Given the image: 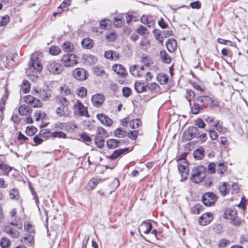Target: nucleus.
<instances>
[{"label": "nucleus", "instance_id": "9", "mask_svg": "<svg viewBox=\"0 0 248 248\" xmlns=\"http://www.w3.org/2000/svg\"><path fill=\"white\" fill-rule=\"evenodd\" d=\"M199 130L197 127L192 126L189 127L184 133V139L185 140H190L193 138H198Z\"/></svg>", "mask_w": 248, "mask_h": 248}, {"label": "nucleus", "instance_id": "47", "mask_svg": "<svg viewBox=\"0 0 248 248\" xmlns=\"http://www.w3.org/2000/svg\"><path fill=\"white\" fill-rule=\"evenodd\" d=\"M141 124V122L139 119L132 120L130 122V126L133 129L139 127Z\"/></svg>", "mask_w": 248, "mask_h": 248}, {"label": "nucleus", "instance_id": "2", "mask_svg": "<svg viewBox=\"0 0 248 248\" xmlns=\"http://www.w3.org/2000/svg\"><path fill=\"white\" fill-rule=\"evenodd\" d=\"M41 57V52H34L31 54V62L29 63L28 71L32 73H36L42 70V66L40 60V57Z\"/></svg>", "mask_w": 248, "mask_h": 248}, {"label": "nucleus", "instance_id": "3", "mask_svg": "<svg viewBox=\"0 0 248 248\" xmlns=\"http://www.w3.org/2000/svg\"><path fill=\"white\" fill-rule=\"evenodd\" d=\"M206 168L203 166H199L193 169L190 179L195 184L201 183L206 177Z\"/></svg>", "mask_w": 248, "mask_h": 248}, {"label": "nucleus", "instance_id": "49", "mask_svg": "<svg viewBox=\"0 0 248 248\" xmlns=\"http://www.w3.org/2000/svg\"><path fill=\"white\" fill-rule=\"evenodd\" d=\"M94 74L97 76H101L105 73L104 70L102 67H94L93 69Z\"/></svg>", "mask_w": 248, "mask_h": 248}, {"label": "nucleus", "instance_id": "5", "mask_svg": "<svg viewBox=\"0 0 248 248\" xmlns=\"http://www.w3.org/2000/svg\"><path fill=\"white\" fill-rule=\"evenodd\" d=\"M61 62L65 67L74 66L78 63L77 57L73 54L63 55L61 58Z\"/></svg>", "mask_w": 248, "mask_h": 248}, {"label": "nucleus", "instance_id": "13", "mask_svg": "<svg viewBox=\"0 0 248 248\" xmlns=\"http://www.w3.org/2000/svg\"><path fill=\"white\" fill-rule=\"evenodd\" d=\"M75 78L78 80H84L87 78L86 71L83 68H77L73 73Z\"/></svg>", "mask_w": 248, "mask_h": 248}, {"label": "nucleus", "instance_id": "62", "mask_svg": "<svg viewBox=\"0 0 248 248\" xmlns=\"http://www.w3.org/2000/svg\"><path fill=\"white\" fill-rule=\"evenodd\" d=\"M7 96H3L0 100V110L2 111L4 109V106L7 100Z\"/></svg>", "mask_w": 248, "mask_h": 248}, {"label": "nucleus", "instance_id": "43", "mask_svg": "<svg viewBox=\"0 0 248 248\" xmlns=\"http://www.w3.org/2000/svg\"><path fill=\"white\" fill-rule=\"evenodd\" d=\"M24 229L28 232H34L35 231V227L30 222L24 223Z\"/></svg>", "mask_w": 248, "mask_h": 248}, {"label": "nucleus", "instance_id": "8", "mask_svg": "<svg viewBox=\"0 0 248 248\" xmlns=\"http://www.w3.org/2000/svg\"><path fill=\"white\" fill-rule=\"evenodd\" d=\"M22 228V224L19 220H15L11 221L4 227L5 232H18Z\"/></svg>", "mask_w": 248, "mask_h": 248}, {"label": "nucleus", "instance_id": "36", "mask_svg": "<svg viewBox=\"0 0 248 248\" xmlns=\"http://www.w3.org/2000/svg\"><path fill=\"white\" fill-rule=\"evenodd\" d=\"M104 137L101 136H97L94 139L95 144L100 149L104 147Z\"/></svg>", "mask_w": 248, "mask_h": 248}, {"label": "nucleus", "instance_id": "20", "mask_svg": "<svg viewBox=\"0 0 248 248\" xmlns=\"http://www.w3.org/2000/svg\"><path fill=\"white\" fill-rule=\"evenodd\" d=\"M152 229V225L150 222L143 221L138 228L139 232L147 233Z\"/></svg>", "mask_w": 248, "mask_h": 248}, {"label": "nucleus", "instance_id": "14", "mask_svg": "<svg viewBox=\"0 0 248 248\" xmlns=\"http://www.w3.org/2000/svg\"><path fill=\"white\" fill-rule=\"evenodd\" d=\"M187 166V164L185 162L178 163V170L181 174L182 179H186L187 177L188 171Z\"/></svg>", "mask_w": 248, "mask_h": 248}, {"label": "nucleus", "instance_id": "40", "mask_svg": "<svg viewBox=\"0 0 248 248\" xmlns=\"http://www.w3.org/2000/svg\"><path fill=\"white\" fill-rule=\"evenodd\" d=\"M157 78L158 82L163 85L166 84L169 80L168 76L167 74H159L157 75Z\"/></svg>", "mask_w": 248, "mask_h": 248}, {"label": "nucleus", "instance_id": "44", "mask_svg": "<svg viewBox=\"0 0 248 248\" xmlns=\"http://www.w3.org/2000/svg\"><path fill=\"white\" fill-rule=\"evenodd\" d=\"M195 96V93L193 92V91L189 90V89H186V93L185 94V98L189 101V105L191 106V103L190 100L194 98Z\"/></svg>", "mask_w": 248, "mask_h": 248}, {"label": "nucleus", "instance_id": "23", "mask_svg": "<svg viewBox=\"0 0 248 248\" xmlns=\"http://www.w3.org/2000/svg\"><path fill=\"white\" fill-rule=\"evenodd\" d=\"M166 47L170 52L174 51L177 47V42L174 39H169L166 43Z\"/></svg>", "mask_w": 248, "mask_h": 248}, {"label": "nucleus", "instance_id": "4", "mask_svg": "<svg viewBox=\"0 0 248 248\" xmlns=\"http://www.w3.org/2000/svg\"><path fill=\"white\" fill-rule=\"evenodd\" d=\"M46 69L50 73L55 74H59L62 71L61 64L53 60H50L46 62Z\"/></svg>", "mask_w": 248, "mask_h": 248}, {"label": "nucleus", "instance_id": "27", "mask_svg": "<svg viewBox=\"0 0 248 248\" xmlns=\"http://www.w3.org/2000/svg\"><path fill=\"white\" fill-rule=\"evenodd\" d=\"M227 167L223 162L216 163V171L221 175L225 173L227 170Z\"/></svg>", "mask_w": 248, "mask_h": 248}, {"label": "nucleus", "instance_id": "54", "mask_svg": "<svg viewBox=\"0 0 248 248\" xmlns=\"http://www.w3.org/2000/svg\"><path fill=\"white\" fill-rule=\"evenodd\" d=\"M0 245L3 248H7L10 245V241L5 238H3L0 241Z\"/></svg>", "mask_w": 248, "mask_h": 248}, {"label": "nucleus", "instance_id": "16", "mask_svg": "<svg viewBox=\"0 0 248 248\" xmlns=\"http://www.w3.org/2000/svg\"><path fill=\"white\" fill-rule=\"evenodd\" d=\"M112 70L119 76L125 78L127 71L125 68L121 64H114L112 66Z\"/></svg>", "mask_w": 248, "mask_h": 248}, {"label": "nucleus", "instance_id": "25", "mask_svg": "<svg viewBox=\"0 0 248 248\" xmlns=\"http://www.w3.org/2000/svg\"><path fill=\"white\" fill-rule=\"evenodd\" d=\"M228 183L227 182H223L220 184L218 186V189L220 194L223 196H226L228 193L229 190L228 189Z\"/></svg>", "mask_w": 248, "mask_h": 248}, {"label": "nucleus", "instance_id": "32", "mask_svg": "<svg viewBox=\"0 0 248 248\" xmlns=\"http://www.w3.org/2000/svg\"><path fill=\"white\" fill-rule=\"evenodd\" d=\"M150 43L149 40L145 37H143L140 42V47L142 50H147L149 48Z\"/></svg>", "mask_w": 248, "mask_h": 248}, {"label": "nucleus", "instance_id": "63", "mask_svg": "<svg viewBox=\"0 0 248 248\" xmlns=\"http://www.w3.org/2000/svg\"><path fill=\"white\" fill-rule=\"evenodd\" d=\"M230 243V241L227 239H223L218 242V247L220 248H224Z\"/></svg>", "mask_w": 248, "mask_h": 248}, {"label": "nucleus", "instance_id": "58", "mask_svg": "<svg viewBox=\"0 0 248 248\" xmlns=\"http://www.w3.org/2000/svg\"><path fill=\"white\" fill-rule=\"evenodd\" d=\"M201 205L197 204L193 207L191 209V212L193 214H199L201 212Z\"/></svg>", "mask_w": 248, "mask_h": 248}, {"label": "nucleus", "instance_id": "53", "mask_svg": "<svg viewBox=\"0 0 248 248\" xmlns=\"http://www.w3.org/2000/svg\"><path fill=\"white\" fill-rule=\"evenodd\" d=\"M22 91L24 93H27L30 90V84L27 80H24L22 83Z\"/></svg>", "mask_w": 248, "mask_h": 248}, {"label": "nucleus", "instance_id": "7", "mask_svg": "<svg viewBox=\"0 0 248 248\" xmlns=\"http://www.w3.org/2000/svg\"><path fill=\"white\" fill-rule=\"evenodd\" d=\"M196 101L202 104L203 106L206 105L212 108L217 107L218 105V102L216 100L207 96H199L196 99Z\"/></svg>", "mask_w": 248, "mask_h": 248}, {"label": "nucleus", "instance_id": "28", "mask_svg": "<svg viewBox=\"0 0 248 248\" xmlns=\"http://www.w3.org/2000/svg\"><path fill=\"white\" fill-rule=\"evenodd\" d=\"M135 89L138 93H142L147 91L146 86L142 81H137L135 83Z\"/></svg>", "mask_w": 248, "mask_h": 248}, {"label": "nucleus", "instance_id": "64", "mask_svg": "<svg viewBox=\"0 0 248 248\" xmlns=\"http://www.w3.org/2000/svg\"><path fill=\"white\" fill-rule=\"evenodd\" d=\"M35 98V97H34L31 95H27L25 97L24 100H25V102L27 104L31 105V104L32 103V101H33V100H34Z\"/></svg>", "mask_w": 248, "mask_h": 248}, {"label": "nucleus", "instance_id": "33", "mask_svg": "<svg viewBox=\"0 0 248 248\" xmlns=\"http://www.w3.org/2000/svg\"><path fill=\"white\" fill-rule=\"evenodd\" d=\"M31 108L26 105L21 106L18 109L19 114L21 115H27L31 112Z\"/></svg>", "mask_w": 248, "mask_h": 248}, {"label": "nucleus", "instance_id": "52", "mask_svg": "<svg viewBox=\"0 0 248 248\" xmlns=\"http://www.w3.org/2000/svg\"><path fill=\"white\" fill-rule=\"evenodd\" d=\"M50 131L48 129H42L40 131L39 135L42 136V138H46L49 136H51Z\"/></svg>", "mask_w": 248, "mask_h": 248}, {"label": "nucleus", "instance_id": "41", "mask_svg": "<svg viewBox=\"0 0 248 248\" xmlns=\"http://www.w3.org/2000/svg\"><path fill=\"white\" fill-rule=\"evenodd\" d=\"M99 179L97 178H92L88 183L87 188L89 190H92L97 186L99 182Z\"/></svg>", "mask_w": 248, "mask_h": 248}, {"label": "nucleus", "instance_id": "48", "mask_svg": "<svg viewBox=\"0 0 248 248\" xmlns=\"http://www.w3.org/2000/svg\"><path fill=\"white\" fill-rule=\"evenodd\" d=\"M49 52L53 55H57L61 52V50L59 46H52L49 48Z\"/></svg>", "mask_w": 248, "mask_h": 248}, {"label": "nucleus", "instance_id": "39", "mask_svg": "<svg viewBox=\"0 0 248 248\" xmlns=\"http://www.w3.org/2000/svg\"><path fill=\"white\" fill-rule=\"evenodd\" d=\"M141 22L144 24L147 25L148 26L150 27L153 24V21L151 16H147L143 15L141 17Z\"/></svg>", "mask_w": 248, "mask_h": 248}, {"label": "nucleus", "instance_id": "61", "mask_svg": "<svg viewBox=\"0 0 248 248\" xmlns=\"http://www.w3.org/2000/svg\"><path fill=\"white\" fill-rule=\"evenodd\" d=\"M210 137L213 140H217L218 138L217 132L214 129H211L209 131Z\"/></svg>", "mask_w": 248, "mask_h": 248}, {"label": "nucleus", "instance_id": "46", "mask_svg": "<svg viewBox=\"0 0 248 248\" xmlns=\"http://www.w3.org/2000/svg\"><path fill=\"white\" fill-rule=\"evenodd\" d=\"M51 137L65 139L66 138V135L62 131H55L51 133Z\"/></svg>", "mask_w": 248, "mask_h": 248}, {"label": "nucleus", "instance_id": "37", "mask_svg": "<svg viewBox=\"0 0 248 248\" xmlns=\"http://www.w3.org/2000/svg\"><path fill=\"white\" fill-rule=\"evenodd\" d=\"M62 48L66 52H71L74 49V46L71 42H66L62 45Z\"/></svg>", "mask_w": 248, "mask_h": 248}, {"label": "nucleus", "instance_id": "21", "mask_svg": "<svg viewBox=\"0 0 248 248\" xmlns=\"http://www.w3.org/2000/svg\"><path fill=\"white\" fill-rule=\"evenodd\" d=\"M21 241L28 246H32L34 244V236L29 233H26L21 239Z\"/></svg>", "mask_w": 248, "mask_h": 248}, {"label": "nucleus", "instance_id": "24", "mask_svg": "<svg viewBox=\"0 0 248 248\" xmlns=\"http://www.w3.org/2000/svg\"><path fill=\"white\" fill-rule=\"evenodd\" d=\"M193 103L192 106L191 107V110L193 114H198L201 112L202 111L203 108H202L203 105L201 104L200 103L197 102Z\"/></svg>", "mask_w": 248, "mask_h": 248}, {"label": "nucleus", "instance_id": "45", "mask_svg": "<svg viewBox=\"0 0 248 248\" xmlns=\"http://www.w3.org/2000/svg\"><path fill=\"white\" fill-rule=\"evenodd\" d=\"M114 135L116 137L118 138H124L127 135V132L123 130L122 128H117L114 131Z\"/></svg>", "mask_w": 248, "mask_h": 248}, {"label": "nucleus", "instance_id": "29", "mask_svg": "<svg viewBox=\"0 0 248 248\" xmlns=\"http://www.w3.org/2000/svg\"><path fill=\"white\" fill-rule=\"evenodd\" d=\"M128 149L127 148L115 150L113 154L111 155L108 158L111 159H116L118 157L124 154L125 152L128 151Z\"/></svg>", "mask_w": 248, "mask_h": 248}, {"label": "nucleus", "instance_id": "51", "mask_svg": "<svg viewBox=\"0 0 248 248\" xmlns=\"http://www.w3.org/2000/svg\"><path fill=\"white\" fill-rule=\"evenodd\" d=\"M117 35L115 32L111 31L106 35V39L110 42L114 41Z\"/></svg>", "mask_w": 248, "mask_h": 248}, {"label": "nucleus", "instance_id": "57", "mask_svg": "<svg viewBox=\"0 0 248 248\" xmlns=\"http://www.w3.org/2000/svg\"><path fill=\"white\" fill-rule=\"evenodd\" d=\"M138 134V132L136 130L130 131L129 133H127L128 137L131 140H135Z\"/></svg>", "mask_w": 248, "mask_h": 248}, {"label": "nucleus", "instance_id": "55", "mask_svg": "<svg viewBox=\"0 0 248 248\" xmlns=\"http://www.w3.org/2000/svg\"><path fill=\"white\" fill-rule=\"evenodd\" d=\"M10 20V17L5 15L2 17L0 21V26H5Z\"/></svg>", "mask_w": 248, "mask_h": 248}, {"label": "nucleus", "instance_id": "22", "mask_svg": "<svg viewBox=\"0 0 248 248\" xmlns=\"http://www.w3.org/2000/svg\"><path fill=\"white\" fill-rule=\"evenodd\" d=\"M97 119L101 123L107 126H110L112 124V121L106 115L103 114H98L97 115Z\"/></svg>", "mask_w": 248, "mask_h": 248}, {"label": "nucleus", "instance_id": "17", "mask_svg": "<svg viewBox=\"0 0 248 248\" xmlns=\"http://www.w3.org/2000/svg\"><path fill=\"white\" fill-rule=\"evenodd\" d=\"M104 101V96L102 94H97L93 95L92 97V102L94 106L96 107H100Z\"/></svg>", "mask_w": 248, "mask_h": 248}, {"label": "nucleus", "instance_id": "56", "mask_svg": "<svg viewBox=\"0 0 248 248\" xmlns=\"http://www.w3.org/2000/svg\"><path fill=\"white\" fill-rule=\"evenodd\" d=\"M208 171L211 174L214 173L216 172V163L211 162L208 164Z\"/></svg>", "mask_w": 248, "mask_h": 248}, {"label": "nucleus", "instance_id": "18", "mask_svg": "<svg viewBox=\"0 0 248 248\" xmlns=\"http://www.w3.org/2000/svg\"><path fill=\"white\" fill-rule=\"evenodd\" d=\"M147 91L148 90L155 95L161 93L159 86L155 82H153L146 85Z\"/></svg>", "mask_w": 248, "mask_h": 248}, {"label": "nucleus", "instance_id": "59", "mask_svg": "<svg viewBox=\"0 0 248 248\" xmlns=\"http://www.w3.org/2000/svg\"><path fill=\"white\" fill-rule=\"evenodd\" d=\"M42 105V102L38 99L35 98L31 106L33 108H39L41 107Z\"/></svg>", "mask_w": 248, "mask_h": 248}, {"label": "nucleus", "instance_id": "1", "mask_svg": "<svg viewBox=\"0 0 248 248\" xmlns=\"http://www.w3.org/2000/svg\"><path fill=\"white\" fill-rule=\"evenodd\" d=\"M55 102L58 106L56 109V113L58 116L67 117L70 116V101L68 98L62 96H56L55 98Z\"/></svg>", "mask_w": 248, "mask_h": 248}, {"label": "nucleus", "instance_id": "38", "mask_svg": "<svg viewBox=\"0 0 248 248\" xmlns=\"http://www.w3.org/2000/svg\"><path fill=\"white\" fill-rule=\"evenodd\" d=\"M160 57L162 61L166 63H170L171 59L170 57L167 53L166 51L162 50L160 52Z\"/></svg>", "mask_w": 248, "mask_h": 248}, {"label": "nucleus", "instance_id": "19", "mask_svg": "<svg viewBox=\"0 0 248 248\" xmlns=\"http://www.w3.org/2000/svg\"><path fill=\"white\" fill-rule=\"evenodd\" d=\"M61 94L57 96H62L68 98H72L73 94L72 93L71 89L66 85H63L60 87Z\"/></svg>", "mask_w": 248, "mask_h": 248}, {"label": "nucleus", "instance_id": "35", "mask_svg": "<svg viewBox=\"0 0 248 248\" xmlns=\"http://www.w3.org/2000/svg\"><path fill=\"white\" fill-rule=\"evenodd\" d=\"M12 169V167L6 165L2 161H0V170L3 171L4 175L8 176Z\"/></svg>", "mask_w": 248, "mask_h": 248}, {"label": "nucleus", "instance_id": "10", "mask_svg": "<svg viewBox=\"0 0 248 248\" xmlns=\"http://www.w3.org/2000/svg\"><path fill=\"white\" fill-rule=\"evenodd\" d=\"M224 217L227 219L232 220L236 226L239 225L240 222L237 219V212L235 210L227 209L224 214Z\"/></svg>", "mask_w": 248, "mask_h": 248}, {"label": "nucleus", "instance_id": "30", "mask_svg": "<svg viewBox=\"0 0 248 248\" xmlns=\"http://www.w3.org/2000/svg\"><path fill=\"white\" fill-rule=\"evenodd\" d=\"M129 71L130 73L134 77H140L142 73H140L139 68V66L137 65H134L130 67Z\"/></svg>", "mask_w": 248, "mask_h": 248}, {"label": "nucleus", "instance_id": "60", "mask_svg": "<svg viewBox=\"0 0 248 248\" xmlns=\"http://www.w3.org/2000/svg\"><path fill=\"white\" fill-rule=\"evenodd\" d=\"M195 125L201 128L205 127L206 124L202 119H198L195 121Z\"/></svg>", "mask_w": 248, "mask_h": 248}, {"label": "nucleus", "instance_id": "31", "mask_svg": "<svg viewBox=\"0 0 248 248\" xmlns=\"http://www.w3.org/2000/svg\"><path fill=\"white\" fill-rule=\"evenodd\" d=\"M204 149L203 148H200L199 149L196 150L193 152V156L195 158L198 160H201L204 157Z\"/></svg>", "mask_w": 248, "mask_h": 248}, {"label": "nucleus", "instance_id": "15", "mask_svg": "<svg viewBox=\"0 0 248 248\" xmlns=\"http://www.w3.org/2000/svg\"><path fill=\"white\" fill-rule=\"evenodd\" d=\"M36 93L38 94L39 97L43 101L49 100L51 96V92L48 89H40L39 90H35Z\"/></svg>", "mask_w": 248, "mask_h": 248}, {"label": "nucleus", "instance_id": "26", "mask_svg": "<svg viewBox=\"0 0 248 248\" xmlns=\"http://www.w3.org/2000/svg\"><path fill=\"white\" fill-rule=\"evenodd\" d=\"M121 140L113 139H109L107 140V146L109 149H114L119 146Z\"/></svg>", "mask_w": 248, "mask_h": 248}, {"label": "nucleus", "instance_id": "12", "mask_svg": "<svg viewBox=\"0 0 248 248\" xmlns=\"http://www.w3.org/2000/svg\"><path fill=\"white\" fill-rule=\"evenodd\" d=\"M213 215L211 213H206L202 215L199 218V223L200 225L205 226L209 224L213 219Z\"/></svg>", "mask_w": 248, "mask_h": 248}, {"label": "nucleus", "instance_id": "42", "mask_svg": "<svg viewBox=\"0 0 248 248\" xmlns=\"http://www.w3.org/2000/svg\"><path fill=\"white\" fill-rule=\"evenodd\" d=\"M10 198L11 200H18L19 198V194L18 190L13 188L9 191Z\"/></svg>", "mask_w": 248, "mask_h": 248}, {"label": "nucleus", "instance_id": "6", "mask_svg": "<svg viewBox=\"0 0 248 248\" xmlns=\"http://www.w3.org/2000/svg\"><path fill=\"white\" fill-rule=\"evenodd\" d=\"M217 197L213 192L204 193L202 196V202L206 206H213L216 202Z\"/></svg>", "mask_w": 248, "mask_h": 248}, {"label": "nucleus", "instance_id": "11", "mask_svg": "<svg viewBox=\"0 0 248 248\" xmlns=\"http://www.w3.org/2000/svg\"><path fill=\"white\" fill-rule=\"evenodd\" d=\"M74 109L78 112L80 116L89 117L87 108L84 106L80 101H77L74 106Z\"/></svg>", "mask_w": 248, "mask_h": 248}, {"label": "nucleus", "instance_id": "34", "mask_svg": "<svg viewBox=\"0 0 248 248\" xmlns=\"http://www.w3.org/2000/svg\"><path fill=\"white\" fill-rule=\"evenodd\" d=\"M81 44L84 48L90 49L93 46V41L89 38H84L82 40Z\"/></svg>", "mask_w": 248, "mask_h": 248}, {"label": "nucleus", "instance_id": "50", "mask_svg": "<svg viewBox=\"0 0 248 248\" xmlns=\"http://www.w3.org/2000/svg\"><path fill=\"white\" fill-rule=\"evenodd\" d=\"M77 94L81 97H84L87 94V90L85 87H81L77 89Z\"/></svg>", "mask_w": 248, "mask_h": 248}]
</instances>
